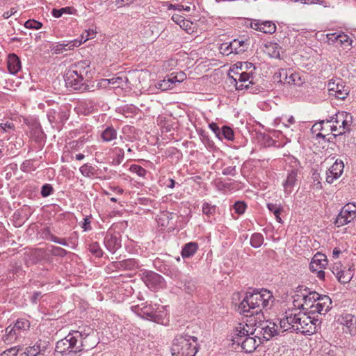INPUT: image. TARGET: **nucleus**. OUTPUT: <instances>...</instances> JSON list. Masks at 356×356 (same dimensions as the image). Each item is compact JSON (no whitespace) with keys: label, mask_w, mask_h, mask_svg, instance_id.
Wrapping results in <instances>:
<instances>
[{"label":"nucleus","mask_w":356,"mask_h":356,"mask_svg":"<svg viewBox=\"0 0 356 356\" xmlns=\"http://www.w3.org/2000/svg\"><path fill=\"white\" fill-rule=\"evenodd\" d=\"M273 293L266 289H254L252 292H247L243 300L238 306V312L246 316H257V318L263 317L262 311L270 310L275 302Z\"/></svg>","instance_id":"nucleus-1"},{"label":"nucleus","mask_w":356,"mask_h":356,"mask_svg":"<svg viewBox=\"0 0 356 356\" xmlns=\"http://www.w3.org/2000/svg\"><path fill=\"white\" fill-rule=\"evenodd\" d=\"M280 329L283 332H300L304 335H311L321 328V321L306 313L298 311L297 309H288L284 317L279 321Z\"/></svg>","instance_id":"nucleus-2"},{"label":"nucleus","mask_w":356,"mask_h":356,"mask_svg":"<svg viewBox=\"0 0 356 356\" xmlns=\"http://www.w3.org/2000/svg\"><path fill=\"white\" fill-rule=\"evenodd\" d=\"M200 330L197 325H191L184 332L177 334L171 347L172 356H195L198 351L197 335Z\"/></svg>","instance_id":"nucleus-3"},{"label":"nucleus","mask_w":356,"mask_h":356,"mask_svg":"<svg viewBox=\"0 0 356 356\" xmlns=\"http://www.w3.org/2000/svg\"><path fill=\"white\" fill-rule=\"evenodd\" d=\"M89 65L86 61L79 62L72 65L65 72L64 80L67 88L83 92L89 89L88 74Z\"/></svg>","instance_id":"nucleus-4"},{"label":"nucleus","mask_w":356,"mask_h":356,"mask_svg":"<svg viewBox=\"0 0 356 356\" xmlns=\"http://www.w3.org/2000/svg\"><path fill=\"white\" fill-rule=\"evenodd\" d=\"M88 335L85 331L72 330L56 343L55 350L62 355L79 353L85 349V339Z\"/></svg>","instance_id":"nucleus-5"},{"label":"nucleus","mask_w":356,"mask_h":356,"mask_svg":"<svg viewBox=\"0 0 356 356\" xmlns=\"http://www.w3.org/2000/svg\"><path fill=\"white\" fill-rule=\"evenodd\" d=\"M29 328L30 322L28 320L19 318L13 327L10 325L6 329V334L3 337V340L6 343H12Z\"/></svg>","instance_id":"nucleus-6"},{"label":"nucleus","mask_w":356,"mask_h":356,"mask_svg":"<svg viewBox=\"0 0 356 356\" xmlns=\"http://www.w3.org/2000/svg\"><path fill=\"white\" fill-rule=\"evenodd\" d=\"M141 306L138 305L136 307V312L139 314L157 323L162 322L165 316L163 306H160L157 304L153 305L152 304H147V302L145 305L142 304Z\"/></svg>","instance_id":"nucleus-7"},{"label":"nucleus","mask_w":356,"mask_h":356,"mask_svg":"<svg viewBox=\"0 0 356 356\" xmlns=\"http://www.w3.org/2000/svg\"><path fill=\"white\" fill-rule=\"evenodd\" d=\"M232 72H234V75H230L229 74V78L233 80L232 83H234L236 89L238 90H242L243 89L249 88L250 85H253L254 82L253 81L254 79V72L252 70L250 72H238L234 71V68H232L230 70Z\"/></svg>","instance_id":"nucleus-8"},{"label":"nucleus","mask_w":356,"mask_h":356,"mask_svg":"<svg viewBox=\"0 0 356 356\" xmlns=\"http://www.w3.org/2000/svg\"><path fill=\"white\" fill-rule=\"evenodd\" d=\"M254 326L256 327L253 328L254 334L262 337L266 341L270 339L278 334V325L270 321L256 322Z\"/></svg>","instance_id":"nucleus-9"},{"label":"nucleus","mask_w":356,"mask_h":356,"mask_svg":"<svg viewBox=\"0 0 356 356\" xmlns=\"http://www.w3.org/2000/svg\"><path fill=\"white\" fill-rule=\"evenodd\" d=\"M327 122H334L339 126V129H342L338 134H332V137L335 138L337 136L343 135L346 131H350V126L352 122V116L350 113L344 111L338 112L335 115L330 117L327 120Z\"/></svg>","instance_id":"nucleus-10"},{"label":"nucleus","mask_w":356,"mask_h":356,"mask_svg":"<svg viewBox=\"0 0 356 356\" xmlns=\"http://www.w3.org/2000/svg\"><path fill=\"white\" fill-rule=\"evenodd\" d=\"M296 292L298 293L296 294V296H302L303 300V303L297 305L299 309H305L307 307L309 308V306L314 305L316 303L315 301L320 297V294L317 292L309 291L307 287L302 286H298Z\"/></svg>","instance_id":"nucleus-11"},{"label":"nucleus","mask_w":356,"mask_h":356,"mask_svg":"<svg viewBox=\"0 0 356 356\" xmlns=\"http://www.w3.org/2000/svg\"><path fill=\"white\" fill-rule=\"evenodd\" d=\"M248 335H254L253 327H250L248 323H238L232 332V341H233V344L239 346L240 343H241L243 339Z\"/></svg>","instance_id":"nucleus-12"},{"label":"nucleus","mask_w":356,"mask_h":356,"mask_svg":"<svg viewBox=\"0 0 356 356\" xmlns=\"http://www.w3.org/2000/svg\"><path fill=\"white\" fill-rule=\"evenodd\" d=\"M338 323L342 325V330L346 334H356V316L351 314L343 313L338 318Z\"/></svg>","instance_id":"nucleus-13"},{"label":"nucleus","mask_w":356,"mask_h":356,"mask_svg":"<svg viewBox=\"0 0 356 356\" xmlns=\"http://www.w3.org/2000/svg\"><path fill=\"white\" fill-rule=\"evenodd\" d=\"M327 88L329 96L338 99H345L349 93L348 87L344 86L341 81H329Z\"/></svg>","instance_id":"nucleus-14"},{"label":"nucleus","mask_w":356,"mask_h":356,"mask_svg":"<svg viewBox=\"0 0 356 356\" xmlns=\"http://www.w3.org/2000/svg\"><path fill=\"white\" fill-rule=\"evenodd\" d=\"M104 243L106 248L111 253H115L121 247L119 233L108 229L105 235Z\"/></svg>","instance_id":"nucleus-15"},{"label":"nucleus","mask_w":356,"mask_h":356,"mask_svg":"<svg viewBox=\"0 0 356 356\" xmlns=\"http://www.w3.org/2000/svg\"><path fill=\"white\" fill-rule=\"evenodd\" d=\"M315 302L314 305L309 306L312 314H325L332 308V300L327 295H320L319 298Z\"/></svg>","instance_id":"nucleus-16"},{"label":"nucleus","mask_w":356,"mask_h":356,"mask_svg":"<svg viewBox=\"0 0 356 356\" xmlns=\"http://www.w3.org/2000/svg\"><path fill=\"white\" fill-rule=\"evenodd\" d=\"M142 280L149 289H156L161 285L163 278L153 271H145L142 275Z\"/></svg>","instance_id":"nucleus-17"},{"label":"nucleus","mask_w":356,"mask_h":356,"mask_svg":"<svg viewBox=\"0 0 356 356\" xmlns=\"http://www.w3.org/2000/svg\"><path fill=\"white\" fill-rule=\"evenodd\" d=\"M138 262L135 259H127L119 261H113L108 268L111 270H133L138 268Z\"/></svg>","instance_id":"nucleus-18"},{"label":"nucleus","mask_w":356,"mask_h":356,"mask_svg":"<svg viewBox=\"0 0 356 356\" xmlns=\"http://www.w3.org/2000/svg\"><path fill=\"white\" fill-rule=\"evenodd\" d=\"M356 217V211L349 209V204L344 206L337 216L334 224L341 227L350 222Z\"/></svg>","instance_id":"nucleus-19"},{"label":"nucleus","mask_w":356,"mask_h":356,"mask_svg":"<svg viewBox=\"0 0 356 356\" xmlns=\"http://www.w3.org/2000/svg\"><path fill=\"white\" fill-rule=\"evenodd\" d=\"M343 162L341 160L337 159L326 172V182L332 184L335 179L341 177L343 172Z\"/></svg>","instance_id":"nucleus-20"},{"label":"nucleus","mask_w":356,"mask_h":356,"mask_svg":"<svg viewBox=\"0 0 356 356\" xmlns=\"http://www.w3.org/2000/svg\"><path fill=\"white\" fill-rule=\"evenodd\" d=\"M261 343V337L255 334L254 337L248 335L240 343L239 346L242 350L246 353H253L259 345Z\"/></svg>","instance_id":"nucleus-21"},{"label":"nucleus","mask_w":356,"mask_h":356,"mask_svg":"<svg viewBox=\"0 0 356 356\" xmlns=\"http://www.w3.org/2000/svg\"><path fill=\"white\" fill-rule=\"evenodd\" d=\"M250 27L254 30L267 34H273L276 31V25L271 21L254 20L251 22Z\"/></svg>","instance_id":"nucleus-22"},{"label":"nucleus","mask_w":356,"mask_h":356,"mask_svg":"<svg viewBox=\"0 0 356 356\" xmlns=\"http://www.w3.org/2000/svg\"><path fill=\"white\" fill-rule=\"evenodd\" d=\"M298 181V170L291 169L287 173L286 178L282 183L284 191L286 195H289L293 190Z\"/></svg>","instance_id":"nucleus-23"},{"label":"nucleus","mask_w":356,"mask_h":356,"mask_svg":"<svg viewBox=\"0 0 356 356\" xmlns=\"http://www.w3.org/2000/svg\"><path fill=\"white\" fill-rule=\"evenodd\" d=\"M47 347V342L40 339L33 346L27 347L19 356H38L45 352Z\"/></svg>","instance_id":"nucleus-24"},{"label":"nucleus","mask_w":356,"mask_h":356,"mask_svg":"<svg viewBox=\"0 0 356 356\" xmlns=\"http://www.w3.org/2000/svg\"><path fill=\"white\" fill-rule=\"evenodd\" d=\"M81 42V41L78 40H71L67 42L64 41L60 43L52 44L51 49L54 54H58L63 53L64 51L72 50L74 47H79Z\"/></svg>","instance_id":"nucleus-25"},{"label":"nucleus","mask_w":356,"mask_h":356,"mask_svg":"<svg viewBox=\"0 0 356 356\" xmlns=\"http://www.w3.org/2000/svg\"><path fill=\"white\" fill-rule=\"evenodd\" d=\"M250 46V40L244 37L234 39L229 42V48L234 49V54H242L248 50Z\"/></svg>","instance_id":"nucleus-26"},{"label":"nucleus","mask_w":356,"mask_h":356,"mask_svg":"<svg viewBox=\"0 0 356 356\" xmlns=\"http://www.w3.org/2000/svg\"><path fill=\"white\" fill-rule=\"evenodd\" d=\"M327 37L328 40L334 44H339L340 45H343L345 48H349L352 46L353 40L350 38V37L343 33H333L330 34H327Z\"/></svg>","instance_id":"nucleus-27"},{"label":"nucleus","mask_w":356,"mask_h":356,"mask_svg":"<svg viewBox=\"0 0 356 356\" xmlns=\"http://www.w3.org/2000/svg\"><path fill=\"white\" fill-rule=\"evenodd\" d=\"M327 264V261L326 259V256L323 254L317 253L312 258L310 264H309V269L314 272L318 270V268H323Z\"/></svg>","instance_id":"nucleus-28"},{"label":"nucleus","mask_w":356,"mask_h":356,"mask_svg":"<svg viewBox=\"0 0 356 356\" xmlns=\"http://www.w3.org/2000/svg\"><path fill=\"white\" fill-rule=\"evenodd\" d=\"M7 65L9 72L13 74H15L21 69L20 60L15 54H9Z\"/></svg>","instance_id":"nucleus-29"},{"label":"nucleus","mask_w":356,"mask_h":356,"mask_svg":"<svg viewBox=\"0 0 356 356\" xmlns=\"http://www.w3.org/2000/svg\"><path fill=\"white\" fill-rule=\"evenodd\" d=\"M118 137V131L113 126H107L101 133V138L104 142L110 143Z\"/></svg>","instance_id":"nucleus-30"},{"label":"nucleus","mask_w":356,"mask_h":356,"mask_svg":"<svg viewBox=\"0 0 356 356\" xmlns=\"http://www.w3.org/2000/svg\"><path fill=\"white\" fill-rule=\"evenodd\" d=\"M198 248V244L196 242L187 243L182 248L181 255L183 258H190L196 253Z\"/></svg>","instance_id":"nucleus-31"},{"label":"nucleus","mask_w":356,"mask_h":356,"mask_svg":"<svg viewBox=\"0 0 356 356\" xmlns=\"http://www.w3.org/2000/svg\"><path fill=\"white\" fill-rule=\"evenodd\" d=\"M302 81L298 73H293L289 70L286 78L284 79V83L289 85L301 86Z\"/></svg>","instance_id":"nucleus-32"},{"label":"nucleus","mask_w":356,"mask_h":356,"mask_svg":"<svg viewBox=\"0 0 356 356\" xmlns=\"http://www.w3.org/2000/svg\"><path fill=\"white\" fill-rule=\"evenodd\" d=\"M112 152L115 154V156L113 159L111 163L113 165H120L124 158V149L120 147H116L112 149Z\"/></svg>","instance_id":"nucleus-33"},{"label":"nucleus","mask_w":356,"mask_h":356,"mask_svg":"<svg viewBox=\"0 0 356 356\" xmlns=\"http://www.w3.org/2000/svg\"><path fill=\"white\" fill-rule=\"evenodd\" d=\"M353 273L350 268L343 269L341 273L337 276V280L339 282L343 284L348 283L353 278Z\"/></svg>","instance_id":"nucleus-34"},{"label":"nucleus","mask_w":356,"mask_h":356,"mask_svg":"<svg viewBox=\"0 0 356 356\" xmlns=\"http://www.w3.org/2000/svg\"><path fill=\"white\" fill-rule=\"evenodd\" d=\"M267 208L270 212H272L274 214L277 221L280 223H282V220L280 217V213L282 210V206L280 204L268 203Z\"/></svg>","instance_id":"nucleus-35"},{"label":"nucleus","mask_w":356,"mask_h":356,"mask_svg":"<svg viewBox=\"0 0 356 356\" xmlns=\"http://www.w3.org/2000/svg\"><path fill=\"white\" fill-rule=\"evenodd\" d=\"M264 236L260 233H254L250 238V245L254 248H260L264 243Z\"/></svg>","instance_id":"nucleus-36"},{"label":"nucleus","mask_w":356,"mask_h":356,"mask_svg":"<svg viewBox=\"0 0 356 356\" xmlns=\"http://www.w3.org/2000/svg\"><path fill=\"white\" fill-rule=\"evenodd\" d=\"M266 49L270 57L275 58H280V46L277 43H270L268 45L266 46Z\"/></svg>","instance_id":"nucleus-37"},{"label":"nucleus","mask_w":356,"mask_h":356,"mask_svg":"<svg viewBox=\"0 0 356 356\" xmlns=\"http://www.w3.org/2000/svg\"><path fill=\"white\" fill-rule=\"evenodd\" d=\"M88 250L96 257H102L103 255V250H102L99 243L97 242L91 243L89 245Z\"/></svg>","instance_id":"nucleus-38"},{"label":"nucleus","mask_w":356,"mask_h":356,"mask_svg":"<svg viewBox=\"0 0 356 356\" xmlns=\"http://www.w3.org/2000/svg\"><path fill=\"white\" fill-rule=\"evenodd\" d=\"M79 171L81 175L86 177H91L95 174V169L88 163H86L80 167Z\"/></svg>","instance_id":"nucleus-39"},{"label":"nucleus","mask_w":356,"mask_h":356,"mask_svg":"<svg viewBox=\"0 0 356 356\" xmlns=\"http://www.w3.org/2000/svg\"><path fill=\"white\" fill-rule=\"evenodd\" d=\"M128 81V79L126 76H115L110 79H108L109 83L115 86V87H122L124 83Z\"/></svg>","instance_id":"nucleus-40"},{"label":"nucleus","mask_w":356,"mask_h":356,"mask_svg":"<svg viewBox=\"0 0 356 356\" xmlns=\"http://www.w3.org/2000/svg\"><path fill=\"white\" fill-rule=\"evenodd\" d=\"M74 10L72 7H65L60 9H53L51 13L54 17H60L63 14H72Z\"/></svg>","instance_id":"nucleus-41"},{"label":"nucleus","mask_w":356,"mask_h":356,"mask_svg":"<svg viewBox=\"0 0 356 356\" xmlns=\"http://www.w3.org/2000/svg\"><path fill=\"white\" fill-rule=\"evenodd\" d=\"M221 136L228 140H233L234 138V134L233 129L228 126H223L222 127Z\"/></svg>","instance_id":"nucleus-42"},{"label":"nucleus","mask_w":356,"mask_h":356,"mask_svg":"<svg viewBox=\"0 0 356 356\" xmlns=\"http://www.w3.org/2000/svg\"><path fill=\"white\" fill-rule=\"evenodd\" d=\"M238 65H240V71L241 72L252 70V72H254V71L255 70V66L254 65L253 63L250 62H238L233 66V67L234 68V66H238Z\"/></svg>","instance_id":"nucleus-43"},{"label":"nucleus","mask_w":356,"mask_h":356,"mask_svg":"<svg viewBox=\"0 0 356 356\" xmlns=\"http://www.w3.org/2000/svg\"><path fill=\"white\" fill-rule=\"evenodd\" d=\"M129 170L133 172L138 175L139 177H145L147 174V170L143 168L142 166L133 164L130 166Z\"/></svg>","instance_id":"nucleus-44"},{"label":"nucleus","mask_w":356,"mask_h":356,"mask_svg":"<svg viewBox=\"0 0 356 356\" xmlns=\"http://www.w3.org/2000/svg\"><path fill=\"white\" fill-rule=\"evenodd\" d=\"M24 26L29 29L38 30L42 27V23L35 19H29L24 23Z\"/></svg>","instance_id":"nucleus-45"},{"label":"nucleus","mask_w":356,"mask_h":356,"mask_svg":"<svg viewBox=\"0 0 356 356\" xmlns=\"http://www.w3.org/2000/svg\"><path fill=\"white\" fill-rule=\"evenodd\" d=\"M166 275L174 280H179L181 272L176 266L170 267L166 272Z\"/></svg>","instance_id":"nucleus-46"},{"label":"nucleus","mask_w":356,"mask_h":356,"mask_svg":"<svg viewBox=\"0 0 356 356\" xmlns=\"http://www.w3.org/2000/svg\"><path fill=\"white\" fill-rule=\"evenodd\" d=\"M216 207L211 205L208 202H205L202 205V211L207 216L213 215L216 212Z\"/></svg>","instance_id":"nucleus-47"},{"label":"nucleus","mask_w":356,"mask_h":356,"mask_svg":"<svg viewBox=\"0 0 356 356\" xmlns=\"http://www.w3.org/2000/svg\"><path fill=\"white\" fill-rule=\"evenodd\" d=\"M63 115L62 113H57L54 110H50L47 113V118L51 124H57L58 123V120L57 116Z\"/></svg>","instance_id":"nucleus-48"},{"label":"nucleus","mask_w":356,"mask_h":356,"mask_svg":"<svg viewBox=\"0 0 356 356\" xmlns=\"http://www.w3.org/2000/svg\"><path fill=\"white\" fill-rule=\"evenodd\" d=\"M247 208V205L244 202L238 201L236 202L234 204V209L236 213L239 215H241L245 213Z\"/></svg>","instance_id":"nucleus-49"},{"label":"nucleus","mask_w":356,"mask_h":356,"mask_svg":"<svg viewBox=\"0 0 356 356\" xmlns=\"http://www.w3.org/2000/svg\"><path fill=\"white\" fill-rule=\"evenodd\" d=\"M170 81H171L168 80V79H164L163 80L158 82L156 87L158 89H160L163 91L167 90L172 88V86L170 84Z\"/></svg>","instance_id":"nucleus-50"},{"label":"nucleus","mask_w":356,"mask_h":356,"mask_svg":"<svg viewBox=\"0 0 356 356\" xmlns=\"http://www.w3.org/2000/svg\"><path fill=\"white\" fill-rule=\"evenodd\" d=\"M50 252L52 255L62 257L66 256L67 254V251L66 250L57 246H52Z\"/></svg>","instance_id":"nucleus-51"},{"label":"nucleus","mask_w":356,"mask_h":356,"mask_svg":"<svg viewBox=\"0 0 356 356\" xmlns=\"http://www.w3.org/2000/svg\"><path fill=\"white\" fill-rule=\"evenodd\" d=\"M54 191L52 186L49 184H45L42 186L41 189V195L43 197L49 196Z\"/></svg>","instance_id":"nucleus-52"},{"label":"nucleus","mask_w":356,"mask_h":356,"mask_svg":"<svg viewBox=\"0 0 356 356\" xmlns=\"http://www.w3.org/2000/svg\"><path fill=\"white\" fill-rule=\"evenodd\" d=\"M0 129L3 132H7L9 130H13L15 125L12 122L6 121L0 124Z\"/></svg>","instance_id":"nucleus-53"},{"label":"nucleus","mask_w":356,"mask_h":356,"mask_svg":"<svg viewBox=\"0 0 356 356\" xmlns=\"http://www.w3.org/2000/svg\"><path fill=\"white\" fill-rule=\"evenodd\" d=\"M220 51L222 54L226 56L234 54V49L229 48V44H227V43H222L220 44Z\"/></svg>","instance_id":"nucleus-54"},{"label":"nucleus","mask_w":356,"mask_h":356,"mask_svg":"<svg viewBox=\"0 0 356 356\" xmlns=\"http://www.w3.org/2000/svg\"><path fill=\"white\" fill-rule=\"evenodd\" d=\"M90 216H86L83 218V222L81 225V228L83 229L84 232L90 231L92 229L91 227V221H90Z\"/></svg>","instance_id":"nucleus-55"},{"label":"nucleus","mask_w":356,"mask_h":356,"mask_svg":"<svg viewBox=\"0 0 356 356\" xmlns=\"http://www.w3.org/2000/svg\"><path fill=\"white\" fill-rule=\"evenodd\" d=\"M18 351L19 349H17V347L15 346L4 350L0 354V356H17Z\"/></svg>","instance_id":"nucleus-56"},{"label":"nucleus","mask_w":356,"mask_h":356,"mask_svg":"<svg viewBox=\"0 0 356 356\" xmlns=\"http://www.w3.org/2000/svg\"><path fill=\"white\" fill-rule=\"evenodd\" d=\"M209 128L213 131V132L215 134L216 137L218 138H221V131L218 126V124L215 122H211L209 124Z\"/></svg>","instance_id":"nucleus-57"},{"label":"nucleus","mask_w":356,"mask_h":356,"mask_svg":"<svg viewBox=\"0 0 356 356\" xmlns=\"http://www.w3.org/2000/svg\"><path fill=\"white\" fill-rule=\"evenodd\" d=\"M288 70L284 69L280 70L277 72L275 74L276 78H280L278 81L284 83V79L286 78L288 74Z\"/></svg>","instance_id":"nucleus-58"},{"label":"nucleus","mask_w":356,"mask_h":356,"mask_svg":"<svg viewBox=\"0 0 356 356\" xmlns=\"http://www.w3.org/2000/svg\"><path fill=\"white\" fill-rule=\"evenodd\" d=\"M222 175L234 176L236 174V166H228L222 170Z\"/></svg>","instance_id":"nucleus-59"},{"label":"nucleus","mask_w":356,"mask_h":356,"mask_svg":"<svg viewBox=\"0 0 356 356\" xmlns=\"http://www.w3.org/2000/svg\"><path fill=\"white\" fill-rule=\"evenodd\" d=\"M51 241L64 246L68 245V243H67L65 238H58L57 236H51Z\"/></svg>","instance_id":"nucleus-60"},{"label":"nucleus","mask_w":356,"mask_h":356,"mask_svg":"<svg viewBox=\"0 0 356 356\" xmlns=\"http://www.w3.org/2000/svg\"><path fill=\"white\" fill-rule=\"evenodd\" d=\"M42 234L44 235V238L47 240H49L51 241V236H56L53 234H51L49 227H45L42 231Z\"/></svg>","instance_id":"nucleus-61"},{"label":"nucleus","mask_w":356,"mask_h":356,"mask_svg":"<svg viewBox=\"0 0 356 356\" xmlns=\"http://www.w3.org/2000/svg\"><path fill=\"white\" fill-rule=\"evenodd\" d=\"M191 25H192V23L191 22H189L188 20H186V19H184L180 24H179V26L186 30V31H188V30H191Z\"/></svg>","instance_id":"nucleus-62"},{"label":"nucleus","mask_w":356,"mask_h":356,"mask_svg":"<svg viewBox=\"0 0 356 356\" xmlns=\"http://www.w3.org/2000/svg\"><path fill=\"white\" fill-rule=\"evenodd\" d=\"M341 269L340 264H335L332 267V272L333 274L337 277V276L341 273Z\"/></svg>","instance_id":"nucleus-63"},{"label":"nucleus","mask_w":356,"mask_h":356,"mask_svg":"<svg viewBox=\"0 0 356 356\" xmlns=\"http://www.w3.org/2000/svg\"><path fill=\"white\" fill-rule=\"evenodd\" d=\"M42 297V293L40 291H35L31 297V302L36 304L38 300Z\"/></svg>","instance_id":"nucleus-64"}]
</instances>
